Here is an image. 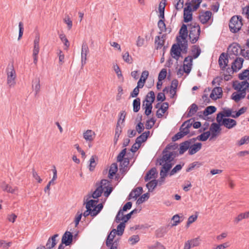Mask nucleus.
Returning a JSON list of instances; mask_svg holds the SVG:
<instances>
[{
    "label": "nucleus",
    "mask_w": 249,
    "mask_h": 249,
    "mask_svg": "<svg viewBox=\"0 0 249 249\" xmlns=\"http://www.w3.org/2000/svg\"><path fill=\"white\" fill-rule=\"evenodd\" d=\"M149 197V196L148 193L144 194L142 195L137 201V203L138 204H140L145 201L146 199H147Z\"/></svg>",
    "instance_id": "nucleus-62"
},
{
    "label": "nucleus",
    "mask_w": 249,
    "mask_h": 249,
    "mask_svg": "<svg viewBox=\"0 0 249 249\" xmlns=\"http://www.w3.org/2000/svg\"><path fill=\"white\" fill-rule=\"evenodd\" d=\"M155 99V93L153 91L149 92L146 96L145 99L143 103H147V104L152 105Z\"/></svg>",
    "instance_id": "nucleus-29"
},
{
    "label": "nucleus",
    "mask_w": 249,
    "mask_h": 249,
    "mask_svg": "<svg viewBox=\"0 0 249 249\" xmlns=\"http://www.w3.org/2000/svg\"><path fill=\"white\" fill-rule=\"evenodd\" d=\"M216 108L214 106H209L206 108L203 112V114L205 116L211 114L216 111Z\"/></svg>",
    "instance_id": "nucleus-46"
},
{
    "label": "nucleus",
    "mask_w": 249,
    "mask_h": 249,
    "mask_svg": "<svg viewBox=\"0 0 249 249\" xmlns=\"http://www.w3.org/2000/svg\"><path fill=\"white\" fill-rule=\"evenodd\" d=\"M246 92H234L231 96V99L237 103L246 97Z\"/></svg>",
    "instance_id": "nucleus-24"
},
{
    "label": "nucleus",
    "mask_w": 249,
    "mask_h": 249,
    "mask_svg": "<svg viewBox=\"0 0 249 249\" xmlns=\"http://www.w3.org/2000/svg\"><path fill=\"white\" fill-rule=\"evenodd\" d=\"M3 191L12 194L18 195V188L17 186L12 187L8 184H4L2 186Z\"/></svg>",
    "instance_id": "nucleus-22"
},
{
    "label": "nucleus",
    "mask_w": 249,
    "mask_h": 249,
    "mask_svg": "<svg viewBox=\"0 0 249 249\" xmlns=\"http://www.w3.org/2000/svg\"><path fill=\"white\" fill-rule=\"evenodd\" d=\"M166 5V0H161L159 5V12L160 18H164V10Z\"/></svg>",
    "instance_id": "nucleus-33"
},
{
    "label": "nucleus",
    "mask_w": 249,
    "mask_h": 249,
    "mask_svg": "<svg viewBox=\"0 0 249 249\" xmlns=\"http://www.w3.org/2000/svg\"><path fill=\"white\" fill-rule=\"evenodd\" d=\"M188 36L187 27L185 24H183L179 30V36L177 38H186Z\"/></svg>",
    "instance_id": "nucleus-36"
},
{
    "label": "nucleus",
    "mask_w": 249,
    "mask_h": 249,
    "mask_svg": "<svg viewBox=\"0 0 249 249\" xmlns=\"http://www.w3.org/2000/svg\"><path fill=\"white\" fill-rule=\"evenodd\" d=\"M98 201L94 200H90L86 203V208L87 210L84 212L82 215L85 217H87L89 214L92 216H95L103 209V205L102 203L99 204L97 206L96 204Z\"/></svg>",
    "instance_id": "nucleus-3"
},
{
    "label": "nucleus",
    "mask_w": 249,
    "mask_h": 249,
    "mask_svg": "<svg viewBox=\"0 0 249 249\" xmlns=\"http://www.w3.org/2000/svg\"><path fill=\"white\" fill-rule=\"evenodd\" d=\"M167 71L165 69H163L160 71L158 76L159 81H162L164 79L166 76Z\"/></svg>",
    "instance_id": "nucleus-61"
},
{
    "label": "nucleus",
    "mask_w": 249,
    "mask_h": 249,
    "mask_svg": "<svg viewBox=\"0 0 249 249\" xmlns=\"http://www.w3.org/2000/svg\"><path fill=\"white\" fill-rule=\"evenodd\" d=\"M142 107L143 109L145 110L144 113L145 115L147 116L150 115L152 109V105L147 104V103H143Z\"/></svg>",
    "instance_id": "nucleus-49"
},
{
    "label": "nucleus",
    "mask_w": 249,
    "mask_h": 249,
    "mask_svg": "<svg viewBox=\"0 0 249 249\" xmlns=\"http://www.w3.org/2000/svg\"><path fill=\"white\" fill-rule=\"evenodd\" d=\"M244 59L242 58L238 57L234 61L231 65V69L228 68L230 71H237L240 70L243 66Z\"/></svg>",
    "instance_id": "nucleus-12"
},
{
    "label": "nucleus",
    "mask_w": 249,
    "mask_h": 249,
    "mask_svg": "<svg viewBox=\"0 0 249 249\" xmlns=\"http://www.w3.org/2000/svg\"><path fill=\"white\" fill-rule=\"evenodd\" d=\"M142 193V187H138L133 190L129 194L130 198L136 199L138 196Z\"/></svg>",
    "instance_id": "nucleus-35"
},
{
    "label": "nucleus",
    "mask_w": 249,
    "mask_h": 249,
    "mask_svg": "<svg viewBox=\"0 0 249 249\" xmlns=\"http://www.w3.org/2000/svg\"><path fill=\"white\" fill-rule=\"evenodd\" d=\"M82 214V212L78 211L77 212L74 218V223L76 227L78 225L81 220Z\"/></svg>",
    "instance_id": "nucleus-59"
},
{
    "label": "nucleus",
    "mask_w": 249,
    "mask_h": 249,
    "mask_svg": "<svg viewBox=\"0 0 249 249\" xmlns=\"http://www.w3.org/2000/svg\"><path fill=\"white\" fill-rule=\"evenodd\" d=\"M181 49L178 47V45L174 44L171 49L170 53L172 57L176 60H178L181 56Z\"/></svg>",
    "instance_id": "nucleus-15"
},
{
    "label": "nucleus",
    "mask_w": 249,
    "mask_h": 249,
    "mask_svg": "<svg viewBox=\"0 0 249 249\" xmlns=\"http://www.w3.org/2000/svg\"><path fill=\"white\" fill-rule=\"evenodd\" d=\"M222 89L221 87H216L213 89L210 97L213 100H217L222 97Z\"/></svg>",
    "instance_id": "nucleus-18"
},
{
    "label": "nucleus",
    "mask_w": 249,
    "mask_h": 249,
    "mask_svg": "<svg viewBox=\"0 0 249 249\" xmlns=\"http://www.w3.org/2000/svg\"><path fill=\"white\" fill-rule=\"evenodd\" d=\"M178 41L177 45L181 49V52L186 53L188 49V42L186 38H177Z\"/></svg>",
    "instance_id": "nucleus-19"
},
{
    "label": "nucleus",
    "mask_w": 249,
    "mask_h": 249,
    "mask_svg": "<svg viewBox=\"0 0 249 249\" xmlns=\"http://www.w3.org/2000/svg\"><path fill=\"white\" fill-rule=\"evenodd\" d=\"M198 107L196 105L193 104L189 107L188 116L189 117L194 115L197 111Z\"/></svg>",
    "instance_id": "nucleus-47"
},
{
    "label": "nucleus",
    "mask_w": 249,
    "mask_h": 249,
    "mask_svg": "<svg viewBox=\"0 0 249 249\" xmlns=\"http://www.w3.org/2000/svg\"><path fill=\"white\" fill-rule=\"evenodd\" d=\"M12 245V242H6L3 240H0V248L2 249H8Z\"/></svg>",
    "instance_id": "nucleus-56"
},
{
    "label": "nucleus",
    "mask_w": 249,
    "mask_h": 249,
    "mask_svg": "<svg viewBox=\"0 0 249 249\" xmlns=\"http://www.w3.org/2000/svg\"><path fill=\"white\" fill-rule=\"evenodd\" d=\"M172 220L173 221L172 226H176L180 222V217L178 214L174 215L172 218Z\"/></svg>",
    "instance_id": "nucleus-63"
},
{
    "label": "nucleus",
    "mask_w": 249,
    "mask_h": 249,
    "mask_svg": "<svg viewBox=\"0 0 249 249\" xmlns=\"http://www.w3.org/2000/svg\"><path fill=\"white\" fill-rule=\"evenodd\" d=\"M197 217L198 215L197 213L189 216L186 225V227L188 228L191 224L195 222L196 220Z\"/></svg>",
    "instance_id": "nucleus-53"
},
{
    "label": "nucleus",
    "mask_w": 249,
    "mask_h": 249,
    "mask_svg": "<svg viewBox=\"0 0 249 249\" xmlns=\"http://www.w3.org/2000/svg\"><path fill=\"white\" fill-rule=\"evenodd\" d=\"M39 41V36H36L34 41V49L33 51L34 63L35 65H36L38 61V54L39 52L40 49Z\"/></svg>",
    "instance_id": "nucleus-8"
},
{
    "label": "nucleus",
    "mask_w": 249,
    "mask_h": 249,
    "mask_svg": "<svg viewBox=\"0 0 249 249\" xmlns=\"http://www.w3.org/2000/svg\"><path fill=\"white\" fill-rule=\"evenodd\" d=\"M118 171L117 164L115 163H112L109 168L108 177L111 179Z\"/></svg>",
    "instance_id": "nucleus-37"
},
{
    "label": "nucleus",
    "mask_w": 249,
    "mask_h": 249,
    "mask_svg": "<svg viewBox=\"0 0 249 249\" xmlns=\"http://www.w3.org/2000/svg\"><path fill=\"white\" fill-rule=\"evenodd\" d=\"M157 174V170L156 168H152L150 171H149L145 177V180L148 181L151 179L154 178H155V176Z\"/></svg>",
    "instance_id": "nucleus-38"
},
{
    "label": "nucleus",
    "mask_w": 249,
    "mask_h": 249,
    "mask_svg": "<svg viewBox=\"0 0 249 249\" xmlns=\"http://www.w3.org/2000/svg\"><path fill=\"white\" fill-rule=\"evenodd\" d=\"M193 56L192 55H188L184 58L183 61V72L187 74L191 71L193 66Z\"/></svg>",
    "instance_id": "nucleus-11"
},
{
    "label": "nucleus",
    "mask_w": 249,
    "mask_h": 249,
    "mask_svg": "<svg viewBox=\"0 0 249 249\" xmlns=\"http://www.w3.org/2000/svg\"><path fill=\"white\" fill-rule=\"evenodd\" d=\"M155 44L156 45V49H161L164 44V39L163 36L161 37L157 36L155 38Z\"/></svg>",
    "instance_id": "nucleus-39"
},
{
    "label": "nucleus",
    "mask_w": 249,
    "mask_h": 249,
    "mask_svg": "<svg viewBox=\"0 0 249 249\" xmlns=\"http://www.w3.org/2000/svg\"><path fill=\"white\" fill-rule=\"evenodd\" d=\"M140 240V237L138 235H133L130 237L128 240V242L131 245H134Z\"/></svg>",
    "instance_id": "nucleus-51"
},
{
    "label": "nucleus",
    "mask_w": 249,
    "mask_h": 249,
    "mask_svg": "<svg viewBox=\"0 0 249 249\" xmlns=\"http://www.w3.org/2000/svg\"><path fill=\"white\" fill-rule=\"evenodd\" d=\"M233 88L238 92H246L249 87V83L247 81H236L233 83Z\"/></svg>",
    "instance_id": "nucleus-10"
},
{
    "label": "nucleus",
    "mask_w": 249,
    "mask_h": 249,
    "mask_svg": "<svg viewBox=\"0 0 249 249\" xmlns=\"http://www.w3.org/2000/svg\"><path fill=\"white\" fill-rule=\"evenodd\" d=\"M229 49L234 55H238L240 51V47L237 44H233L230 46Z\"/></svg>",
    "instance_id": "nucleus-42"
},
{
    "label": "nucleus",
    "mask_w": 249,
    "mask_h": 249,
    "mask_svg": "<svg viewBox=\"0 0 249 249\" xmlns=\"http://www.w3.org/2000/svg\"><path fill=\"white\" fill-rule=\"evenodd\" d=\"M32 87L36 95H37L40 90V80L37 79L33 82Z\"/></svg>",
    "instance_id": "nucleus-41"
},
{
    "label": "nucleus",
    "mask_w": 249,
    "mask_h": 249,
    "mask_svg": "<svg viewBox=\"0 0 249 249\" xmlns=\"http://www.w3.org/2000/svg\"><path fill=\"white\" fill-rule=\"evenodd\" d=\"M201 53L200 48L196 45L192 47L191 51V55L193 56V59L197 58Z\"/></svg>",
    "instance_id": "nucleus-32"
},
{
    "label": "nucleus",
    "mask_w": 249,
    "mask_h": 249,
    "mask_svg": "<svg viewBox=\"0 0 249 249\" xmlns=\"http://www.w3.org/2000/svg\"><path fill=\"white\" fill-rule=\"evenodd\" d=\"M140 99L137 98L134 100L133 102V111L135 112H137L140 109Z\"/></svg>",
    "instance_id": "nucleus-43"
},
{
    "label": "nucleus",
    "mask_w": 249,
    "mask_h": 249,
    "mask_svg": "<svg viewBox=\"0 0 249 249\" xmlns=\"http://www.w3.org/2000/svg\"><path fill=\"white\" fill-rule=\"evenodd\" d=\"M194 141L191 140L190 147L188 151L190 155H194L200 150L202 147V144L200 142L196 143H194Z\"/></svg>",
    "instance_id": "nucleus-16"
},
{
    "label": "nucleus",
    "mask_w": 249,
    "mask_h": 249,
    "mask_svg": "<svg viewBox=\"0 0 249 249\" xmlns=\"http://www.w3.org/2000/svg\"><path fill=\"white\" fill-rule=\"evenodd\" d=\"M232 110L230 109H224L223 110L217 115L216 121L220 122L221 119H224V117H231Z\"/></svg>",
    "instance_id": "nucleus-23"
},
{
    "label": "nucleus",
    "mask_w": 249,
    "mask_h": 249,
    "mask_svg": "<svg viewBox=\"0 0 249 249\" xmlns=\"http://www.w3.org/2000/svg\"><path fill=\"white\" fill-rule=\"evenodd\" d=\"M174 158V156L172 152L166 150L163 151L161 158L159 160V164L162 165L160 172V179L161 182L163 181L164 178L167 176V172L172 167Z\"/></svg>",
    "instance_id": "nucleus-1"
},
{
    "label": "nucleus",
    "mask_w": 249,
    "mask_h": 249,
    "mask_svg": "<svg viewBox=\"0 0 249 249\" xmlns=\"http://www.w3.org/2000/svg\"><path fill=\"white\" fill-rule=\"evenodd\" d=\"M158 181L155 179H153L151 181L149 182L146 184V187L148 189L149 192H152L155 189L157 185Z\"/></svg>",
    "instance_id": "nucleus-45"
},
{
    "label": "nucleus",
    "mask_w": 249,
    "mask_h": 249,
    "mask_svg": "<svg viewBox=\"0 0 249 249\" xmlns=\"http://www.w3.org/2000/svg\"><path fill=\"white\" fill-rule=\"evenodd\" d=\"M192 125V122L191 120L185 122L181 126L180 131L175 136V140L179 139L186 135L189 132V128Z\"/></svg>",
    "instance_id": "nucleus-6"
},
{
    "label": "nucleus",
    "mask_w": 249,
    "mask_h": 249,
    "mask_svg": "<svg viewBox=\"0 0 249 249\" xmlns=\"http://www.w3.org/2000/svg\"><path fill=\"white\" fill-rule=\"evenodd\" d=\"M230 246L228 242H225L221 244L216 245L213 248V249H225Z\"/></svg>",
    "instance_id": "nucleus-64"
},
{
    "label": "nucleus",
    "mask_w": 249,
    "mask_h": 249,
    "mask_svg": "<svg viewBox=\"0 0 249 249\" xmlns=\"http://www.w3.org/2000/svg\"><path fill=\"white\" fill-rule=\"evenodd\" d=\"M7 84L10 88L13 87L16 84V72L13 67L8 68L6 70Z\"/></svg>",
    "instance_id": "nucleus-7"
},
{
    "label": "nucleus",
    "mask_w": 249,
    "mask_h": 249,
    "mask_svg": "<svg viewBox=\"0 0 249 249\" xmlns=\"http://www.w3.org/2000/svg\"><path fill=\"white\" fill-rule=\"evenodd\" d=\"M249 218V211L248 212L241 213L238 214L236 217H235L234 219V222L235 224H238L240 221L244 219Z\"/></svg>",
    "instance_id": "nucleus-34"
},
{
    "label": "nucleus",
    "mask_w": 249,
    "mask_h": 249,
    "mask_svg": "<svg viewBox=\"0 0 249 249\" xmlns=\"http://www.w3.org/2000/svg\"><path fill=\"white\" fill-rule=\"evenodd\" d=\"M200 33V27L196 23H192L190 25L189 38L192 43L194 44L198 40Z\"/></svg>",
    "instance_id": "nucleus-4"
},
{
    "label": "nucleus",
    "mask_w": 249,
    "mask_h": 249,
    "mask_svg": "<svg viewBox=\"0 0 249 249\" xmlns=\"http://www.w3.org/2000/svg\"><path fill=\"white\" fill-rule=\"evenodd\" d=\"M228 62L227 55L224 53L221 54L219 58L218 63L222 70L224 71L226 69Z\"/></svg>",
    "instance_id": "nucleus-17"
},
{
    "label": "nucleus",
    "mask_w": 249,
    "mask_h": 249,
    "mask_svg": "<svg viewBox=\"0 0 249 249\" xmlns=\"http://www.w3.org/2000/svg\"><path fill=\"white\" fill-rule=\"evenodd\" d=\"M122 57L124 61H125L126 63L128 64H132L133 63V58L129 55L128 52H126L124 53L123 54Z\"/></svg>",
    "instance_id": "nucleus-44"
},
{
    "label": "nucleus",
    "mask_w": 249,
    "mask_h": 249,
    "mask_svg": "<svg viewBox=\"0 0 249 249\" xmlns=\"http://www.w3.org/2000/svg\"><path fill=\"white\" fill-rule=\"evenodd\" d=\"M113 190L111 186L110 182L107 179H102L101 181L100 185L98 186L95 191L93 193L92 196L94 198H97L99 197L103 192L104 191V195L106 197H108Z\"/></svg>",
    "instance_id": "nucleus-2"
},
{
    "label": "nucleus",
    "mask_w": 249,
    "mask_h": 249,
    "mask_svg": "<svg viewBox=\"0 0 249 249\" xmlns=\"http://www.w3.org/2000/svg\"><path fill=\"white\" fill-rule=\"evenodd\" d=\"M242 19V17L239 16H234L231 18L229 23L231 32L236 33L241 29L243 25Z\"/></svg>",
    "instance_id": "nucleus-5"
},
{
    "label": "nucleus",
    "mask_w": 249,
    "mask_h": 249,
    "mask_svg": "<svg viewBox=\"0 0 249 249\" xmlns=\"http://www.w3.org/2000/svg\"><path fill=\"white\" fill-rule=\"evenodd\" d=\"M95 157L94 156H92V157L90 158V160H89V169L90 171H93L96 165V163L95 162Z\"/></svg>",
    "instance_id": "nucleus-57"
},
{
    "label": "nucleus",
    "mask_w": 249,
    "mask_h": 249,
    "mask_svg": "<svg viewBox=\"0 0 249 249\" xmlns=\"http://www.w3.org/2000/svg\"><path fill=\"white\" fill-rule=\"evenodd\" d=\"M220 124L216 123H213L210 128V135L211 134V139L215 137L221 130Z\"/></svg>",
    "instance_id": "nucleus-21"
},
{
    "label": "nucleus",
    "mask_w": 249,
    "mask_h": 249,
    "mask_svg": "<svg viewBox=\"0 0 249 249\" xmlns=\"http://www.w3.org/2000/svg\"><path fill=\"white\" fill-rule=\"evenodd\" d=\"M72 237L73 235L71 232L66 231L62 238V244H64L66 246L70 245L72 242Z\"/></svg>",
    "instance_id": "nucleus-20"
},
{
    "label": "nucleus",
    "mask_w": 249,
    "mask_h": 249,
    "mask_svg": "<svg viewBox=\"0 0 249 249\" xmlns=\"http://www.w3.org/2000/svg\"><path fill=\"white\" fill-rule=\"evenodd\" d=\"M212 13L210 11L201 12L199 15V19L202 24H211L213 21Z\"/></svg>",
    "instance_id": "nucleus-9"
},
{
    "label": "nucleus",
    "mask_w": 249,
    "mask_h": 249,
    "mask_svg": "<svg viewBox=\"0 0 249 249\" xmlns=\"http://www.w3.org/2000/svg\"><path fill=\"white\" fill-rule=\"evenodd\" d=\"M95 136V132L91 130H87L83 133V138L87 141L92 142Z\"/></svg>",
    "instance_id": "nucleus-26"
},
{
    "label": "nucleus",
    "mask_w": 249,
    "mask_h": 249,
    "mask_svg": "<svg viewBox=\"0 0 249 249\" xmlns=\"http://www.w3.org/2000/svg\"><path fill=\"white\" fill-rule=\"evenodd\" d=\"M210 135V132L207 131L198 136L197 139L201 141H205L208 139Z\"/></svg>",
    "instance_id": "nucleus-52"
},
{
    "label": "nucleus",
    "mask_w": 249,
    "mask_h": 249,
    "mask_svg": "<svg viewBox=\"0 0 249 249\" xmlns=\"http://www.w3.org/2000/svg\"><path fill=\"white\" fill-rule=\"evenodd\" d=\"M220 125H222L228 129H231L236 125L235 120L229 118H224L221 119L220 122H218Z\"/></svg>",
    "instance_id": "nucleus-14"
},
{
    "label": "nucleus",
    "mask_w": 249,
    "mask_h": 249,
    "mask_svg": "<svg viewBox=\"0 0 249 249\" xmlns=\"http://www.w3.org/2000/svg\"><path fill=\"white\" fill-rule=\"evenodd\" d=\"M184 21L185 22H188L191 21L192 19V10L190 6H188L185 8L184 10Z\"/></svg>",
    "instance_id": "nucleus-27"
},
{
    "label": "nucleus",
    "mask_w": 249,
    "mask_h": 249,
    "mask_svg": "<svg viewBox=\"0 0 249 249\" xmlns=\"http://www.w3.org/2000/svg\"><path fill=\"white\" fill-rule=\"evenodd\" d=\"M89 52V47L86 43H83L81 49V59L82 61H84L86 62L87 60V54Z\"/></svg>",
    "instance_id": "nucleus-31"
},
{
    "label": "nucleus",
    "mask_w": 249,
    "mask_h": 249,
    "mask_svg": "<svg viewBox=\"0 0 249 249\" xmlns=\"http://www.w3.org/2000/svg\"><path fill=\"white\" fill-rule=\"evenodd\" d=\"M169 105L167 102L163 103L161 105H160V104H157L156 106V108H158L159 107V109L157 110L156 113V115L158 118H161L165 112L166 111L167 109L168 108Z\"/></svg>",
    "instance_id": "nucleus-13"
},
{
    "label": "nucleus",
    "mask_w": 249,
    "mask_h": 249,
    "mask_svg": "<svg viewBox=\"0 0 249 249\" xmlns=\"http://www.w3.org/2000/svg\"><path fill=\"white\" fill-rule=\"evenodd\" d=\"M125 223H124V222L121 223L117 226L116 231L117 232V234L118 235H121L123 234L125 228Z\"/></svg>",
    "instance_id": "nucleus-55"
},
{
    "label": "nucleus",
    "mask_w": 249,
    "mask_h": 249,
    "mask_svg": "<svg viewBox=\"0 0 249 249\" xmlns=\"http://www.w3.org/2000/svg\"><path fill=\"white\" fill-rule=\"evenodd\" d=\"M183 0H175L174 3V6L177 10H180L183 6Z\"/></svg>",
    "instance_id": "nucleus-54"
},
{
    "label": "nucleus",
    "mask_w": 249,
    "mask_h": 249,
    "mask_svg": "<svg viewBox=\"0 0 249 249\" xmlns=\"http://www.w3.org/2000/svg\"><path fill=\"white\" fill-rule=\"evenodd\" d=\"M190 141H187L180 144L179 152L180 154H183L187 150H189L190 147Z\"/></svg>",
    "instance_id": "nucleus-30"
},
{
    "label": "nucleus",
    "mask_w": 249,
    "mask_h": 249,
    "mask_svg": "<svg viewBox=\"0 0 249 249\" xmlns=\"http://www.w3.org/2000/svg\"><path fill=\"white\" fill-rule=\"evenodd\" d=\"M155 123V120L153 118L148 120L146 121V124H145L146 128L147 129H151L154 125Z\"/></svg>",
    "instance_id": "nucleus-58"
},
{
    "label": "nucleus",
    "mask_w": 249,
    "mask_h": 249,
    "mask_svg": "<svg viewBox=\"0 0 249 249\" xmlns=\"http://www.w3.org/2000/svg\"><path fill=\"white\" fill-rule=\"evenodd\" d=\"M150 134V132L149 131H145L143 132L142 134H141L140 136H139L136 140V141L139 142V143L142 144V142L146 141L148 137Z\"/></svg>",
    "instance_id": "nucleus-40"
},
{
    "label": "nucleus",
    "mask_w": 249,
    "mask_h": 249,
    "mask_svg": "<svg viewBox=\"0 0 249 249\" xmlns=\"http://www.w3.org/2000/svg\"><path fill=\"white\" fill-rule=\"evenodd\" d=\"M58 236L57 234L53 235L51 238H49L46 245V249H53L56 244V238Z\"/></svg>",
    "instance_id": "nucleus-25"
},
{
    "label": "nucleus",
    "mask_w": 249,
    "mask_h": 249,
    "mask_svg": "<svg viewBox=\"0 0 249 249\" xmlns=\"http://www.w3.org/2000/svg\"><path fill=\"white\" fill-rule=\"evenodd\" d=\"M249 77V70H246L239 74V78L241 80H244Z\"/></svg>",
    "instance_id": "nucleus-60"
},
{
    "label": "nucleus",
    "mask_w": 249,
    "mask_h": 249,
    "mask_svg": "<svg viewBox=\"0 0 249 249\" xmlns=\"http://www.w3.org/2000/svg\"><path fill=\"white\" fill-rule=\"evenodd\" d=\"M63 21L67 25L68 30H71L72 27V22L70 16L68 15H66L63 19Z\"/></svg>",
    "instance_id": "nucleus-48"
},
{
    "label": "nucleus",
    "mask_w": 249,
    "mask_h": 249,
    "mask_svg": "<svg viewBox=\"0 0 249 249\" xmlns=\"http://www.w3.org/2000/svg\"><path fill=\"white\" fill-rule=\"evenodd\" d=\"M59 38L60 40L63 42L66 48L65 49L67 50L70 46V43L67 38L66 36L64 34H61L59 35Z\"/></svg>",
    "instance_id": "nucleus-50"
},
{
    "label": "nucleus",
    "mask_w": 249,
    "mask_h": 249,
    "mask_svg": "<svg viewBox=\"0 0 249 249\" xmlns=\"http://www.w3.org/2000/svg\"><path fill=\"white\" fill-rule=\"evenodd\" d=\"M178 86V81L176 79L173 80L171 82L170 86V94L171 98H174L176 94L177 88Z\"/></svg>",
    "instance_id": "nucleus-28"
}]
</instances>
